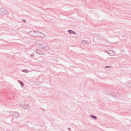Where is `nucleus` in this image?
Returning a JSON list of instances; mask_svg holds the SVG:
<instances>
[{"mask_svg": "<svg viewBox=\"0 0 131 131\" xmlns=\"http://www.w3.org/2000/svg\"><path fill=\"white\" fill-rule=\"evenodd\" d=\"M9 14L8 11L6 9L1 8H0V14Z\"/></svg>", "mask_w": 131, "mask_h": 131, "instance_id": "f257e3e1", "label": "nucleus"}, {"mask_svg": "<svg viewBox=\"0 0 131 131\" xmlns=\"http://www.w3.org/2000/svg\"><path fill=\"white\" fill-rule=\"evenodd\" d=\"M21 106L25 109L29 110L30 108V106L27 104H22Z\"/></svg>", "mask_w": 131, "mask_h": 131, "instance_id": "f03ea898", "label": "nucleus"}, {"mask_svg": "<svg viewBox=\"0 0 131 131\" xmlns=\"http://www.w3.org/2000/svg\"><path fill=\"white\" fill-rule=\"evenodd\" d=\"M28 34L31 36H36V35H35V31L32 30L31 31L28 32Z\"/></svg>", "mask_w": 131, "mask_h": 131, "instance_id": "7ed1b4c3", "label": "nucleus"}, {"mask_svg": "<svg viewBox=\"0 0 131 131\" xmlns=\"http://www.w3.org/2000/svg\"><path fill=\"white\" fill-rule=\"evenodd\" d=\"M36 43L38 47H39L40 45L43 44V42L41 41L38 40L36 42Z\"/></svg>", "mask_w": 131, "mask_h": 131, "instance_id": "20e7f679", "label": "nucleus"}, {"mask_svg": "<svg viewBox=\"0 0 131 131\" xmlns=\"http://www.w3.org/2000/svg\"><path fill=\"white\" fill-rule=\"evenodd\" d=\"M105 94L107 95H112L113 96H115V94L114 93L110 92H106L105 93Z\"/></svg>", "mask_w": 131, "mask_h": 131, "instance_id": "39448f33", "label": "nucleus"}, {"mask_svg": "<svg viewBox=\"0 0 131 131\" xmlns=\"http://www.w3.org/2000/svg\"><path fill=\"white\" fill-rule=\"evenodd\" d=\"M36 36L40 37H45V35L41 32V34L40 35H36Z\"/></svg>", "mask_w": 131, "mask_h": 131, "instance_id": "423d86ee", "label": "nucleus"}, {"mask_svg": "<svg viewBox=\"0 0 131 131\" xmlns=\"http://www.w3.org/2000/svg\"><path fill=\"white\" fill-rule=\"evenodd\" d=\"M13 114H12L16 118L18 117L19 115L18 113H16V112H13Z\"/></svg>", "mask_w": 131, "mask_h": 131, "instance_id": "0eeeda50", "label": "nucleus"}, {"mask_svg": "<svg viewBox=\"0 0 131 131\" xmlns=\"http://www.w3.org/2000/svg\"><path fill=\"white\" fill-rule=\"evenodd\" d=\"M68 32L70 34H72L74 35H75L76 34V33L74 31L70 30H68Z\"/></svg>", "mask_w": 131, "mask_h": 131, "instance_id": "6e6552de", "label": "nucleus"}, {"mask_svg": "<svg viewBox=\"0 0 131 131\" xmlns=\"http://www.w3.org/2000/svg\"><path fill=\"white\" fill-rule=\"evenodd\" d=\"M111 52L109 54L111 56H114L115 55V54L114 51L112 50H110Z\"/></svg>", "mask_w": 131, "mask_h": 131, "instance_id": "1a4fd4ad", "label": "nucleus"}, {"mask_svg": "<svg viewBox=\"0 0 131 131\" xmlns=\"http://www.w3.org/2000/svg\"><path fill=\"white\" fill-rule=\"evenodd\" d=\"M45 45L43 43V44H42L41 45H40V46H39V47L42 48L43 49V48H45Z\"/></svg>", "mask_w": 131, "mask_h": 131, "instance_id": "9d476101", "label": "nucleus"}, {"mask_svg": "<svg viewBox=\"0 0 131 131\" xmlns=\"http://www.w3.org/2000/svg\"><path fill=\"white\" fill-rule=\"evenodd\" d=\"M41 51L39 49H36V52L37 53L40 55V53Z\"/></svg>", "mask_w": 131, "mask_h": 131, "instance_id": "9b49d317", "label": "nucleus"}, {"mask_svg": "<svg viewBox=\"0 0 131 131\" xmlns=\"http://www.w3.org/2000/svg\"><path fill=\"white\" fill-rule=\"evenodd\" d=\"M35 31V35H40V34H41V32L37 31Z\"/></svg>", "mask_w": 131, "mask_h": 131, "instance_id": "f8f14e48", "label": "nucleus"}, {"mask_svg": "<svg viewBox=\"0 0 131 131\" xmlns=\"http://www.w3.org/2000/svg\"><path fill=\"white\" fill-rule=\"evenodd\" d=\"M91 117L92 118H93L95 119H97V117L96 116L93 115H90Z\"/></svg>", "mask_w": 131, "mask_h": 131, "instance_id": "ddd939ff", "label": "nucleus"}, {"mask_svg": "<svg viewBox=\"0 0 131 131\" xmlns=\"http://www.w3.org/2000/svg\"><path fill=\"white\" fill-rule=\"evenodd\" d=\"M45 54V53L44 52L41 51L40 53V55H44Z\"/></svg>", "mask_w": 131, "mask_h": 131, "instance_id": "4468645a", "label": "nucleus"}, {"mask_svg": "<svg viewBox=\"0 0 131 131\" xmlns=\"http://www.w3.org/2000/svg\"><path fill=\"white\" fill-rule=\"evenodd\" d=\"M88 42V41H85V40H83L82 41V43L83 44H87Z\"/></svg>", "mask_w": 131, "mask_h": 131, "instance_id": "2eb2a0df", "label": "nucleus"}, {"mask_svg": "<svg viewBox=\"0 0 131 131\" xmlns=\"http://www.w3.org/2000/svg\"><path fill=\"white\" fill-rule=\"evenodd\" d=\"M45 49L48 50L49 49V47L47 46L46 45H45V48H43Z\"/></svg>", "mask_w": 131, "mask_h": 131, "instance_id": "dca6fc26", "label": "nucleus"}, {"mask_svg": "<svg viewBox=\"0 0 131 131\" xmlns=\"http://www.w3.org/2000/svg\"><path fill=\"white\" fill-rule=\"evenodd\" d=\"M20 84L21 86L23 87L24 86V84L21 81H20Z\"/></svg>", "mask_w": 131, "mask_h": 131, "instance_id": "f3484780", "label": "nucleus"}, {"mask_svg": "<svg viewBox=\"0 0 131 131\" xmlns=\"http://www.w3.org/2000/svg\"><path fill=\"white\" fill-rule=\"evenodd\" d=\"M23 71L26 73H28V71L27 70H23Z\"/></svg>", "mask_w": 131, "mask_h": 131, "instance_id": "a211bd4d", "label": "nucleus"}, {"mask_svg": "<svg viewBox=\"0 0 131 131\" xmlns=\"http://www.w3.org/2000/svg\"><path fill=\"white\" fill-rule=\"evenodd\" d=\"M112 67V66H106L105 67V68H111Z\"/></svg>", "mask_w": 131, "mask_h": 131, "instance_id": "6ab92c4d", "label": "nucleus"}, {"mask_svg": "<svg viewBox=\"0 0 131 131\" xmlns=\"http://www.w3.org/2000/svg\"><path fill=\"white\" fill-rule=\"evenodd\" d=\"M22 21L26 23V21L25 20L23 19L22 20Z\"/></svg>", "mask_w": 131, "mask_h": 131, "instance_id": "aec40b11", "label": "nucleus"}, {"mask_svg": "<svg viewBox=\"0 0 131 131\" xmlns=\"http://www.w3.org/2000/svg\"><path fill=\"white\" fill-rule=\"evenodd\" d=\"M106 40H105L104 39H102V41H105Z\"/></svg>", "mask_w": 131, "mask_h": 131, "instance_id": "412c9836", "label": "nucleus"}, {"mask_svg": "<svg viewBox=\"0 0 131 131\" xmlns=\"http://www.w3.org/2000/svg\"><path fill=\"white\" fill-rule=\"evenodd\" d=\"M68 129L69 130V131H70L71 130V128H68Z\"/></svg>", "mask_w": 131, "mask_h": 131, "instance_id": "4be33fe9", "label": "nucleus"}, {"mask_svg": "<svg viewBox=\"0 0 131 131\" xmlns=\"http://www.w3.org/2000/svg\"><path fill=\"white\" fill-rule=\"evenodd\" d=\"M33 55H34V54H31V57H32L33 56Z\"/></svg>", "mask_w": 131, "mask_h": 131, "instance_id": "5701e85b", "label": "nucleus"}, {"mask_svg": "<svg viewBox=\"0 0 131 131\" xmlns=\"http://www.w3.org/2000/svg\"><path fill=\"white\" fill-rule=\"evenodd\" d=\"M129 84H130L131 85V86H130V87H131V82H130L129 83Z\"/></svg>", "mask_w": 131, "mask_h": 131, "instance_id": "b1692460", "label": "nucleus"}, {"mask_svg": "<svg viewBox=\"0 0 131 131\" xmlns=\"http://www.w3.org/2000/svg\"><path fill=\"white\" fill-rule=\"evenodd\" d=\"M9 113H10L11 112H10V111L9 112Z\"/></svg>", "mask_w": 131, "mask_h": 131, "instance_id": "393cba45", "label": "nucleus"}]
</instances>
